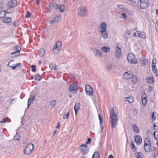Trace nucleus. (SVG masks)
<instances>
[{"mask_svg": "<svg viewBox=\"0 0 158 158\" xmlns=\"http://www.w3.org/2000/svg\"><path fill=\"white\" fill-rule=\"evenodd\" d=\"M8 119V118H2V120L0 122V123H5L6 122V121L7 119Z\"/></svg>", "mask_w": 158, "mask_h": 158, "instance_id": "nucleus-51", "label": "nucleus"}, {"mask_svg": "<svg viewBox=\"0 0 158 158\" xmlns=\"http://www.w3.org/2000/svg\"><path fill=\"white\" fill-rule=\"evenodd\" d=\"M44 77H43L39 74H36L35 76L34 79H42L44 78Z\"/></svg>", "mask_w": 158, "mask_h": 158, "instance_id": "nucleus-38", "label": "nucleus"}, {"mask_svg": "<svg viewBox=\"0 0 158 158\" xmlns=\"http://www.w3.org/2000/svg\"><path fill=\"white\" fill-rule=\"evenodd\" d=\"M93 51L95 56H99L100 57L102 56V53L100 51L96 49H94Z\"/></svg>", "mask_w": 158, "mask_h": 158, "instance_id": "nucleus-18", "label": "nucleus"}, {"mask_svg": "<svg viewBox=\"0 0 158 158\" xmlns=\"http://www.w3.org/2000/svg\"><path fill=\"white\" fill-rule=\"evenodd\" d=\"M135 156L136 158H143L142 153L140 152H136L135 154Z\"/></svg>", "mask_w": 158, "mask_h": 158, "instance_id": "nucleus-24", "label": "nucleus"}, {"mask_svg": "<svg viewBox=\"0 0 158 158\" xmlns=\"http://www.w3.org/2000/svg\"><path fill=\"white\" fill-rule=\"evenodd\" d=\"M118 112H115L114 111V108H113L112 109V112H111L110 114V118H117V117Z\"/></svg>", "mask_w": 158, "mask_h": 158, "instance_id": "nucleus-19", "label": "nucleus"}, {"mask_svg": "<svg viewBox=\"0 0 158 158\" xmlns=\"http://www.w3.org/2000/svg\"><path fill=\"white\" fill-rule=\"evenodd\" d=\"M132 82L134 84H136L138 81V80H131Z\"/></svg>", "mask_w": 158, "mask_h": 158, "instance_id": "nucleus-63", "label": "nucleus"}, {"mask_svg": "<svg viewBox=\"0 0 158 158\" xmlns=\"http://www.w3.org/2000/svg\"><path fill=\"white\" fill-rule=\"evenodd\" d=\"M0 7L2 9L4 8V4L2 2H0Z\"/></svg>", "mask_w": 158, "mask_h": 158, "instance_id": "nucleus-61", "label": "nucleus"}, {"mask_svg": "<svg viewBox=\"0 0 158 158\" xmlns=\"http://www.w3.org/2000/svg\"><path fill=\"white\" fill-rule=\"evenodd\" d=\"M62 42L58 41L54 45L52 49V51L54 53H57L60 50L61 48Z\"/></svg>", "mask_w": 158, "mask_h": 158, "instance_id": "nucleus-4", "label": "nucleus"}, {"mask_svg": "<svg viewBox=\"0 0 158 158\" xmlns=\"http://www.w3.org/2000/svg\"><path fill=\"white\" fill-rule=\"evenodd\" d=\"M141 99L143 105L145 106L146 103L147 101L146 100H145L143 99V98Z\"/></svg>", "mask_w": 158, "mask_h": 158, "instance_id": "nucleus-62", "label": "nucleus"}, {"mask_svg": "<svg viewBox=\"0 0 158 158\" xmlns=\"http://www.w3.org/2000/svg\"><path fill=\"white\" fill-rule=\"evenodd\" d=\"M59 5L56 4V3H54L52 5V7L54 9L58 10V6Z\"/></svg>", "mask_w": 158, "mask_h": 158, "instance_id": "nucleus-36", "label": "nucleus"}, {"mask_svg": "<svg viewBox=\"0 0 158 158\" xmlns=\"http://www.w3.org/2000/svg\"><path fill=\"white\" fill-rule=\"evenodd\" d=\"M16 99L15 98L11 99L10 102V104L11 105L12 104H14V103H15V101H16Z\"/></svg>", "mask_w": 158, "mask_h": 158, "instance_id": "nucleus-56", "label": "nucleus"}, {"mask_svg": "<svg viewBox=\"0 0 158 158\" xmlns=\"http://www.w3.org/2000/svg\"><path fill=\"white\" fill-rule=\"evenodd\" d=\"M131 34L130 31L128 29H126V35L129 36Z\"/></svg>", "mask_w": 158, "mask_h": 158, "instance_id": "nucleus-52", "label": "nucleus"}, {"mask_svg": "<svg viewBox=\"0 0 158 158\" xmlns=\"http://www.w3.org/2000/svg\"><path fill=\"white\" fill-rule=\"evenodd\" d=\"M131 147L132 149L135 148V145L133 141H131Z\"/></svg>", "mask_w": 158, "mask_h": 158, "instance_id": "nucleus-58", "label": "nucleus"}, {"mask_svg": "<svg viewBox=\"0 0 158 158\" xmlns=\"http://www.w3.org/2000/svg\"><path fill=\"white\" fill-rule=\"evenodd\" d=\"M31 68H32V71L33 72H35L36 71V66L35 65H31Z\"/></svg>", "mask_w": 158, "mask_h": 158, "instance_id": "nucleus-45", "label": "nucleus"}, {"mask_svg": "<svg viewBox=\"0 0 158 158\" xmlns=\"http://www.w3.org/2000/svg\"><path fill=\"white\" fill-rule=\"evenodd\" d=\"M117 7L120 9H123L124 8V6L123 5H118Z\"/></svg>", "mask_w": 158, "mask_h": 158, "instance_id": "nucleus-53", "label": "nucleus"}, {"mask_svg": "<svg viewBox=\"0 0 158 158\" xmlns=\"http://www.w3.org/2000/svg\"><path fill=\"white\" fill-rule=\"evenodd\" d=\"M129 73L131 74V71H129L125 73L123 75V77L124 78V79H125L126 77H128V74H128Z\"/></svg>", "mask_w": 158, "mask_h": 158, "instance_id": "nucleus-40", "label": "nucleus"}, {"mask_svg": "<svg viewBox=\"0 0 158 158\" xmlns=\"http://www.w3.org/2000/svg\"><path fill=\"white\" fill-rule=\"evenodd\" d=\"M152 118L153 121L155 120L156 119V117L155 116V114H154V112H153L152 113Z\"/></svg>", "mask_w": 158, "mask_h": 158, "instance_id": "nucleus-60", "label": "nucleus"}, {"mask_svg": "<svg viewBox=\"0 0 158 158\" xmlns=\"http://www.w3.org/2000/svg\"><path fill=\"white\" fill-rule=\"evenodd\" d=\"M143 98V100H145L147 101V98L146 97V94L144 91H143L142 93L141 99Z\"/></svg>", "mask_w": 158, "mask_h": 158, "instance_id": "nucleus-33", "label": "nucleus"}, {"mask_svg": "<svg viewBox=\"0 0 158 158\" xmlns=\"http://www.w3.org/2000/svg\"><path fill=\"white\" fill-rule=\"evenodd\" d=\"M138 110L136 109H134V115H136L138 114Z\"/></svg>", "mask_w": 158, "mask_h": 158, "instance_id": "nucleus-64", "label": "nucleus"}, {"mask_svg": "<svg viewBox=\"0 0 158 158\" xmlns=\"http://www.w3.org/2000/svg\"><path fill=\"white\" fill-rule=\"evenodd\" d=\"M91 139L90 138H89L87 139V141L85 142V143L88 144L91 143Z\"/></svg>", "mask_w": 158, "mask_h": 158, "instance_id": "nucleus-54", "label": "nucleus"}, {"mask_svg": "<svg viewBox=\"0 0 158 158\" xmlns=\"http://www.w3.org/2000/svg\"><path fill=\"white\" fill-rule=\"evenodd\" d=\"M134 141L137 145H139L142 142V139L140 136L136 135L134 136Z\"/></svg>", "mask_w": 158, "mask_h": 158, "instance_id": "nucleus-14", "label": "nucleus"}, {"mask_svg": "<svg viewBox=\"0 0 158 158\" xmlns=\"http://www.w3.org/2000/svg\"><path fill=\"white\" fill-rule=\"evenodd\" d=\"M140 7L141 9H145L149 6V3L148 0H139Z\"/></svg>", "mask_w": 158, "mask_h": 158, "instance_id": "nucleus-6", "label": "nucleus"}, {"mask_svg": "<svg viewBox=\"0 0 158 158\" xmlns=\"http://www.w3.org/2000/svg\"><path fill=\"white\" fill-rule=\"evenodd\" d=\"M132 128L133 129L134 131L136 133H138L139 132L138 128L137 127L136 124H135L132 127Z\"/></svg>", "mask_w": 158, "mask_h": 158, "instance_id": "nucleus-26", "label": "nucleus"}, {"mask_svg": "<svg viewBox=\"0 0 158 158\" xmlns=\"http://www.w3.org/2000/svg\"><path fill=\"white\" fill-rule=\"evenodd\" d=\"M111 120V127L112 128H113L117 125L118 120V118H110Z\"/></svg>", "mask_w": 158, "mask_h": 158, "instance_id": "nucleus-13", "label": "nucleus"}, {"mask_svg": "<svg viewBox=\"0 0 158 158\" xmlns=\"http://www.w3.org/2000/svg\"><path fill=\"white\" fill-rule=\"evenodd\" d=\"M112 64H108L107 65V69L109 71L112 68Z\"/></svg>", "mask_w": 158, "mask_h": 158, "instance_id": "nucleus-47", "label": "nucleus"}, {"mask_svg": "<svg viewBox=\"0 0 158 158\" xmlns=\"http://www.w3.org/2000/svg\"><path fill=\"white\" fill-rule=\"evenodd\" d=\"M154 139L155 140H158V131H156L153 133Z\"/></svg>", "mask_w": 158, "mask_h": 158, "instance_id": "nucleus-35", "label": "nucleus"}, {"mask_svg": "<svg viewBox=\"0 0 158 158\" xmlns=\"http://www.w3.org/2000/svg\"><path fill=\"white\" fill-rule=\"evenodd\" d=\"M56 104V101L55 100H53L51 101L50 102V104L52 106L51 107H54Z\"/></svg>", "mask_w": 158, "mask_h": 158, "instance_id": "nucleus-37", "label": "nucleus"}, {"mask_svg": "<svg viewBox=\"0 0 158 158\" xmlns=\"http://www.w3.org/2000/svg\"><path fill=\"white\" fill-rule=\"evenodd\" d=\"M7 9L6 10H3L1 11L0 13V15H1L2 14H3V16H5L6 15V13L10 14L13 13L14 10V8L10 7H7Z\"/></svg>", "mask_w": 158, "mask_h": 158, "instance_id": "nucleus-9", "label": "nucleus"}, {"mask_svg": "<svg viewBox=\"0 0 158 158\" xmlns=\"http://www.w3.org/2000/svg\"><path fill=\"white\" fill-rule=\"evenodd\" d=\"M154 73L156 77L158 76V71L157 69L155 70V71H152Z\"/></svg>", "mask_w": 158, "mask_h": 158, "instance_id": "nucleus-59", "label": "nucleus"}, {"mask_svg": "<svg viewBox=\"0 0 158 158\" xmlns=\"http://www.w3.org/2000/svg\"><path fill=\"white\" fill-rule=\"evenodd\" d=\"M127 59L128 62L131 64H136L137 60L134 54L132 53L128 54Z\"/></svg>", "mask_w": 158, "mask_h": 158, "instance_id": "nucleus-5", "label": "nucleus"}, {"mask_svg": "<svg viewBox=\"0 0 158 158\" xmlns=\"http://www.w3.org/2000/svg\"><path fill=\"white\" fill-rule=\"evenodd\" d=\"M12 20V18L10 17H6L4 18L3 22L6 23H10Z\"/></svg>", "mask_w": 158, "mask_h": 158, "instance_id": "nucleus-22", "label": "nucleus"}, {"mask_svg": "<svg viewBox=\"0 0 158 158\" xmlns=\"http://www.w3.org/2000/svg\"><path fill=\"white\" fill-rule=\"evenodd\" d=\"M119 44L118 43L116 44L115 51V56L116 58L119 59L121 56V50L120 47H118Z\"/></svg>", "mask_w": 158, "mask_h": 158, "instance_id": "nucleus-8", "label": "nucleus"}, {"mask_svg": "<svg viewBox=\"0 0 158 158\" xmlns=\"http://www.w3.org/2000/svg\"><path fill=\"white\" fill-rule=\"evenodd\" d=\"M85 91L86 94L89 96H92L93 92L92 88L89 85H87L85 86Z\"/></svg>", "mask_w": 158, "mask_h": 158, "instance_id": "nucleus-10", "label": "nucleus"}, {"mask_svg": "<svg viewBox=\"0 0 158 158\" xmlns=\"http://www.w3.org/2000/svg\"><path fill=\"white\" fill-rule=\"evenodd\" d=\"M125 99L126 102H128L130 103H132L134 101V98L132 96L125 97Z\"/></svg>", "mask_w": 158, "mask_h": 158, "instance_id": "nucleus-21", "label": "nucleus"}, {"mask_svg": "<svg viewBox=\"0 0 158 158\" xmlns=\"http://www.w3.org/2000/svg\"><path fill=\"white\" fill-rule=\"evenodd\" d=\"M16 50L15 53L19 52L20 53L21 50V48L20 46L18 45L16 46L15 47L14 50Z\"/></svg>", "mask_w": 158, "mask_h": 158, "instance_id": "nucleus-34", "label": "nucleus"}, {"mask_svg": "<svg viewBox=\"0 0 158 158\" xmlns=\"http://www.w3.org/2000/svg\"><path fill=\"white\" fill-rule=\"evenodd\" d=\"M17 5V2L16 0H11L8 2L6 5V7H10L14 8Z\"/></svg>", "mask_w": 158, "mask_h": 158, "instance_id": "nucleus-11", "label": "nucleus"}, {"mask_svg": "<svg viewBox=\"0 0 158 158\" xmlns=\"http://www.w3.org/2000/svg\"><path fill=\"white\" fill-rule=\"evenodd\" d=\"M49 67L52 70H54L56 69H57L56 68L58 67V66L53 64H51L49 65Z\"/></svg>", "mask_w": 158, "mask_h": 158, "instance_id": "nucleus-27", "label": "nucleus"}, {"mask_svg": "<svg viewBox=\"0 0 158 158\" xmlns=\"http://www.w3.org/2000/svg\"><path fill=\"white\" fill-rule=\"evenodd\" d=\"M61 12H63L65 10V8L64 5H59L58 6V10Z\"/></svg>", "mask_w": 158, "mask_h": 158, "instance_id": "nucleus-23", "label": "nucleus"}, {"mask_svg": "<svg viewBox=\"0 0 158 158\" xmlns=\"http://www.w3.org/2000/svg\"><path fill=\"white\" fill-rule=\"evenodd\" d=\"M80 104L79 103H76L74 106V109L75 111V115H76L77 112L80 109Z\"/></svg>", "mask_w": 158, "mask_h": 158, "instance_id": "nucleus-17", "label": "nucleus"}, {"mask_svg": "<svg viewBox=\"0 0 158 158\" xmlns=\"http://www.w3.org/2000/svg\"><path fill=\"white\" fill-rule=\"evenodd\" d=\"M144 148L145 151L146 152H150L152 149L151 142L148 138H146L145 139Z\"/></svg>", "mask_w": 158, "mask_h": 158, "instance_id": "nucleus-3", "label": "nucleus"}, {"mask_svg": "<svg viewBox=\"0 0 158 158\" xmlns=\"http://www.w3.org/2000/svg\"><path fill=\"white\" fill-rule=\"evenodd\" d=\"M80 148L81 150V153L82 154H86L89 152V148L86 144H82L80 146Z\"/></svg>", "mask_w": 158, "mask_h": 158, "instance_id": "nucleus-7", "label": "nucleus"}, {"mask_svg": "<svg viewBox=\"0 0 158 158\" xmlns=\"http://www.w3.org/2000/svg\"><path fill=\"white\" fill-rule=\"evenodd\" d=\"M152 71H155V70L157 69L156 67L155 64H154V63H153V61H152Z\"/></svg>", "mask_w": 158, "mask_h": 158, "instance_id": "nucleus-41", "label": "nucleus"}, {"mask_svg": "<svg viewBox=\"0 0 158 158\" xmlns=\"http://www.w3.org/2000/svg\"><path fill=\"white\" fill-rule=\"evenodd\" d=\"M34 148V145L31 143H27L23 150V154L28 155L31 153Z\"/></svg>", "mask_w": 158, "mask_h": 158, "instance_id": "nucleus-2", "label": "nucleus"}, {"mask_svg": "<svg viewBox=\"0 0 158 158\" xmlns=\"http://www.w3.org/2000/svg\"><path fill=\"white\" fill-rule=\"evenodd\" d=\"M99 28L101 29L100 32H101L102 37L105 39H107L108 37V33L107 29V25L106 23L103 22L100 25Z\"/></svg>", "mask_w": 158, "mask_h": 158, "instance_id": "nucleus-1", "label": "nucleus"}, {"mask_svg": "<svg viewBox=\"0 0 158 158\" xmlns=\"http://www.w3.org/2000/svg\"><path fill=\"white\" fill-rule=\"evenodd\" d=\"M60 18L59 16H56L53 19L55 20V22H58L59 21V19Z\"/></svg>", "mask_w": 158, "mask_h": 158, "instance_id": "nucleus-55", "label": "nucleus"}, {"mask_svg": "<svg viewBox=\"0 0 158 158\" xmlns=\"http://www.w3.org/2000/svg\"><path fill=\"white\" fill-rule=\"evenodd\" d=\"M20 136L19 135H17V132L16 135L14 137V139L16 140L19 141L20 140Z\"/></svg>", "mask_w": 158, "mask_h": 158, "instance_id": "nucleus-48", "label": "nucleus"}, {"mask_svg": "<svg viewBox=\"0 0 158 158\" xmlns=\"http://www.w3.org/2000/svg\"><path fill=\"white\" fill-rule=\"evenodd\" d=\"M137 36L140 38L145 39L146 38V34L145 32L141 31L140 35H137Z\"/></svg>", "mask_w": 158, "mask_h": 158, "instance_id": "nucleus-31", "label": "nucleus"}, {"mask_svg": "<svg viewBox=\"0 0 158 158\" xmlns=\"http://www.w3.org/2000/svg\"><path fill=\"white\" fill-rule=\"evenodd\" d=\"M70 113V110H69V111L67 112V113L65 114L63 116V118L64 119H65L68 118L69 115Z\"/></svg>", "mask_w": 158, "mask_h": 158, "instance_id": "nucleus-39", "label": "nucleus"}, {"mask_svg": "<svg viewBox=\"0 0 158 158\" xmlns=\"http://www.w3.org/2000/svg\"><path fill=\"white\" fill-rule=\"evenodd\" d=\"M100 155L98 152H95L93 155L92 158H99Z\"/></svg>", "mask_w": 158, "mask_h": 158, "instance_id": "nucleus-28", "label": "nucleus"}, {"mask_svg": "<svg viewBox=\"0 0 158 158\" xmlns=\"http://www.w3.org/2000/svg\"><path fill=\"white\" fill-rule=\"evenodd\" d=\"M69 77L70 78V79H72V78H73V79H74L75 78V75L73 74L69 75Z\"/></svg>", "mask_w": 158, "mask_h": 158, "instance_id": "nucleus-57", "label": "nucleus"}, {"mask_svg": "<svg viewBox=\"0 0 158 158\" xmlns=\"http://www.w3.org/2000/svg\"><path fill=\"white\" fill-rule=\"evenodd\" d=\"M77 88L75 84H71L69 87V91L74 94H76L77 91Z\"/></svg>", "mask_w": 158, "mask_h": 158, "instance_id": "nucleus-12", "label": "nucleus"}, {"mask_svg": "<svg viewBox=\"0 0 158 158\" xmlns=\"http://www.w3.org/2000/svg\"><path fill=\"white\" fill-rule=\"evenodd\" d=\"M45 52V50L43 48H41L39 51V55L41 57H43Z\"/></svg>", "mask_w": 158, "mask_h": 158, "instance_id": "nucleus-25", "label": "nucleus"}, {"mask_svg": "<svg viewBox=\"0 0 158 158\" xmlns=\"http://www.w3.org/2000/svg\"><path fill=\"white\" fill-rule=\"evenodd\" d=\"M98 116L100 121V125H101L103 122L102 117L100 114H98Z\"/></svg>", "mask_w": 158, "mask_h": 158, "instance_id": "nucleus-46", "label": "nucleus"}, {"mask_svg": "<svg viewBox=\"0 0 158 158\" xmlns=\"http://www.w3.org/2000/svg\"><path fill=\"white\" fill-rule=\"evenodd\" d=\"M21 63H17L16 64H15L14 66H13L12 67L11 69L13 70H15V69L16 68L19 67H20L21 66Z\"/></svg>", "mask_w": 158, "mask_h": 158, "instance_id": "nucleus-32", "label": "nucleus"}, {"mask_svg": "<svg viewBox=\"0 0 158 158\" xmlns=\"http://www.w3.org/2000/svg\"><path fill=\"white\" fill-rule=\"evenodd\" d=\"M86 11V9L85 8H81L78 10V13L79 15L81 17H84L85 16V12Z\"/></svg>", "mask_w": 158, "mask_h": 158, "instance_id": "nucleus-15", "label": "nucleus"}, {"mask_svg": "<svg viewBox=\"0 0 158 158\" xmlns=\"http://www.w3.org/2000/svg\"><path fill=\"white\" fill-rule=\"evenodd\" d=\"M101 50L104 52H109L110 51V48L108 46H104L101 48Z\"/></svg>", "mask_w": 158, "mask_h": 158, "instance_id": "nucleus-20", "label": "nucleus"}, {"mask_svg": "<svg viewBox=\"0 0 158 158\" xmlns=\"http://www.w3.org/2000/svg\"><path fill=\"white\" fill-rule=\"evenodd\" d=\"M148 62V60L146 58H143V59L140 60V63L143 65H146Z\"/></svg>", "mask_w": 158, "mask_h": 158, "instance_id": "nucleus-29", "label": "nucleus"}, {"mask_svg": "<svg viewBox=\"0 0 158 158\" xmlns=\"http://www.w3.org/2000/svg\"><path fill=\"white\" fill-rule=\"evenodd\" d=\"M121 15V16H122V17L123 18H124V19H126L127 18V14L126 13L124 12V13H122Z\"/></svg>", "mask_w": 158, "mask_h": 158, "instance_id": "nucleus-50", "label": "nucleus"}, {"mask_svg": "<svg viewBox=\"0 0 158 158\" xmlns=\"http://www.w3.org/2000/svg\"><path fill=\"white\" fill-rule=\"evenodd\" d=\"M131 73H129L128 74V77H126L125 79H131L132 78V77H133L134 75L131 72Z\"/></svg>", "mask_w": 158, "mask_h": 158, "instance_id": "nucleus-44", "label": "nucleus"}, {"mask_svg": "<svg viewBox=\"0 0 158 158\" xmlns=\"http://www.w3.org/2000/svg\"><path fill=\"white\" fill-rule=\"evenodd\" d=\"M153 129L155 130H158V123H155L153 125Z\"/></svg>", "mask_w": 158, "mask_h": 158, "instance_id": "nucleus-42", "label": "nucleus"}, {"mask_svg": "<svg viewBox=\"0 0 158 158\" xmlns=\"http://www.w3.org/2000/svg\"><path fill=\"white\" fill-rule=\"evenodd\" d=\"M31 13L29 12V11H27L26 12V14L25 15V18H29L30 16H31Z\"/></svg>", "mask_w": 158, "mask_h": 158, "instance_id": "nucleus-49", "label": "nucleus"}, {"mask_svg": "<svg viewBox=\"0 0 158 158\" xmlns=\"http://www.w3.org/2000/svg\"><path fill=\"white\" fill-rule=\"evenodd\" d=\"M11 54L12 56V57L15 58L19 56L20 55V53H15V52H11Z\"/></svg>", "mask_w": 158, "mask_h": 158, "instance_id": "nucleus-30", "label": "nucleus"}, {"mask_svg": "<svg viewBox=\"0 0 158 158\" xmlns=\"http://www.w3.org/2000/svg\"><path fill=\"white\" fill-rule=\"evenodd\" d=\"M35 94H33L31 95V97L30 96V97L28 99L27 101V109L29 107L30 105L31 104V102H32L33 101L35 100Z\"/></svg>", "mask_w": 158, "mask_h": 158, "instance_id": "nucleus-16", "label": "nucleus"}, {"mask_svg": "<svg viewBox=\"0 0 158 158\" xmlns=\"http://www.w3.org/2000/svg\"><path fill=\"white\" fill-rule=\"evenodd\" d=\"M146 82L149 84H152L153 86L154 85V80H146Z\"/></svg>", "mask_w": 158, "mask_h": 158, "instance_id": "nucleus-43", "label": "nucleus"}]
</instances>
